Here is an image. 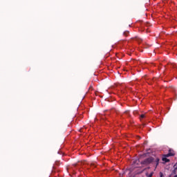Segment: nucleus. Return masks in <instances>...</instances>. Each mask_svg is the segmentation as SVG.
Wrapping results in <instances>:
<instances>
[{"mask_svg":"<svg viewBox=\"0 0 177 177\" xmlns=\"http://www.w3.org/2000/svg\"><path fill=\"white\" fill-rule=\"evenodd\" d=\"M142 165H150L151 164L155 167V169L158 167V164H160V158L157 156H151L145 158L144 160L141 162Z\"/></svg>","mask_w":177,"mask_h":177,"instance_id":"1","label":"nucleus"},{"mask_svg":"<svg viewBox=\"0 0 177 177\" xmlns=\"http://www.w3.org/2000/svg\"><path fill=\"white\" fill-rule=\"evenodd\" d=\"M175 156V153L171 152V149L169 150V153L167 154H165V157H172Z\"/></svg>","mask_w":177,"mask_h":177,"instance_id":"2","label":"nucleus"},{"mask_svg":"<svg viewBox=\"0 0 177 177\" xmlns=\"http://www.w3.org/2000/svg\"><path fill=\"white\" fill-rule=\"evenodd\" d=\"M169 156H165V154L163 155L162 158V160L164 161V162H169V159L167 158Z\"/></svg>","mask_w":177,"mask_h":177,"instance_id":"3","label":"nucleus"},{"mask_svg":"<svg viewBox=\"0 0 177 177\" xmlns=\"http://www.w3.org/2000/svg\"><path fill=\"white\" fill-rule=\"evenodd\" d=\"M174 169L171 175H176V174H177V167H174Z\"/></svg>","mask_w":177,"mask_h":177,"instance_id":"4","label":"nucleus"},{"mask_svg":"<svg viewBox=\"0 0 177 177\" xmlns=\"http://www.w3.org/2000/svg\"><path fill=\"white\" fill-rule=\"evenodd\" d=\"M146 117V115L145 114H142L140 115V121H142V120H143V118H145Z\"/></svg>","mask_w":177,"mask_h":177,"instance_id":"5","label":"nucleus"},{"mask_svg":"<svg viewBox=\"0 0 177 177\" xmlns=\"http://www.w3.org/2000/svg\"><path fill=\"white\" fill-rule=\"evenodd\" d=\"M123 34H124V35H128V34H129V31H126Z\"/></svg>","mask_w":177,"mask_h":177,"instance_id":"6","label":"nucleus"},{"mask_svg":"<svg viewBox=\"0 0 177 177\" xmlns=\"http://www.w3.org/2000/svg\"><path fill=\"white\" fill-rule=\"evenodd\" d=\"M136 162H138V160H133V164H135Z\"/></svg>","mask_w":177,"mask_h":177,"instance_id":"7","label":"nucleus"},{"mask_svg":"<svg viewBox=\"0 0 177 177\" xmlns=\"http://www.w3.org/2000/svg\"><path fill=\"white\" fill-rule=\"evenodd\" d=\"M152 176H153V174H151L149 177H152Z\"/></svg>","mask_w":177,"mask_h":177,"instance_id":"8","label":"nucleus"},{"mask_svg":"<svg viewBox=\"0 0 177 177\" xmlns=\"http://www.w3.org/2000/svg\"><path fill=\"white\" fill-rule=\"evenodd\" d=\"M171 66H173V67H175V66L174 65V64H170Z\"/></svg>","mask_w":177,"mask_h":177,"instance_id":"9","label":"nucleus"},{"mask_svg":"<svg viewBox=\"0 0 177 177\" xmlns=\"http://www.w3.org/2000/svg\"><path fill=\"white\" fill-rule=\"evenodd\" d=\"M174 177H177V175H175Z\"/></svg>","mask_w":177,"mask_h":177,"instance_id":"10","label":"nucleus"},{"mask_svg":"<svg viewBox=\"0 0 177 177\" xmlns=\"http://www.w3.org/2000/svg\"><path fill=\"white\" fill-rule=\"evenodd\" d=\"M160 177H162V175H161Z\"/></svg>","mask_w":177,"mask_h":177,"instance_id":"11","label":"nucleus"}]
</instances>
